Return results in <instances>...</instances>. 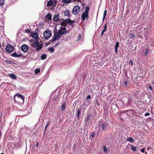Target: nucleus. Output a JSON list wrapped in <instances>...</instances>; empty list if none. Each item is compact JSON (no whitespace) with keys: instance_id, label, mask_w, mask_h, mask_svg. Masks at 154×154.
I'll return each mask as SVG.
<instances>
[{"instance_id":"35","label":"nucleus","mask_w":154,"mask_h":154,"mask_svg":"<svg viewBox=\"0 0 154 154\" xmlns=\"http://www.w3.org/2000/svg\"><path fill=\"white\" fill-rule=\"evenodd\" d=\"M149 53V50L148 48H147L146 49L145 51L144 54L145 55H147Z\"/></svg>"},{"instance_id":"19","label":"nucleus","mask_w":154,"mask_h":154,"mask_svg":"<svg viewBox=\"0 0 154 154\" xmlns=\"http://www.w3.org/2000/svg\"><path fill=\"white\" fill-rule=\"evenodd\" d=\"M64 19L63 20V21L61 23V27H65L67 26V22L66 21H64Z\"/></svg>"},{"instance_id":"27","label":"nucleus","mask_w":154,"mask_h":154,"mask_svg":"<svg viewBox=\"0 0 154 154\" xmlns=\"http://www.w3.org/2000/svg\"><path fill=\"white\" fill-rule=\"evenodd\" d=\"M40 72V69L39 68H36L35 70V74H38Z\"/></svg>"},{"instance_id":"20","label":"nucleus","mask_w":154,"mask_h":154,"mask_svg":"<svg viewBox=\"0 0 154 154\" xmlns=\"http://www.w3.org/2000/svg\"><path fill=\"white\" fill-rule=\"evenodd\" d=\"M128 142H130L131 143H133L134 142V140L133 138L131 137H129L126 140Z\"/></svg>"},{"instance_id":"34","label":"nucleus","mask_w":154,"mask_h":154,"mask_svg":"<svg viewBox=\"0 0 154 154\" xmlns=\"http://www.w3.org/2000/svg\"><path fill=\"white\" fill-rule=\"evenodd\" d=\"M34 104V100H32L31 101H30L29 102V105H33V104Z\"/></svg>"},{"instance_id":"53","label":"nucleus","mask_w":154,"mask_h":154,"mask_svg":"<svg viewBox=\"0 0 154 154\" xmlns=\"http://www.w3.org/2000/svg\"><path fill=\"white\" fill-rule=\"evenodd\" d=\"M41 26H43V25H41Z\"/></svg>"},{"instance_id":"44","label":"nucleus","mask_w":154,"mask_h":154,"mask_svg":"<svg viewBox=\"0 0 154 154\" xmlns=\"http://www.w3.org/2000/svg\"><path fill=\"white\" fill-rule=\"evenodd\" d=\"M150 115V113L148 112H146V113L145 114V116H149Z\"/></svg>"},{"instance_id":"55","label":"nucleus","mask_w":154,"mask_h":154,"mask_svg":"<svg viewBox=\"0 0 154 154\" xmlns=\"http://www.w3.org/2000/svg\"><path fill=\"white\" fill-rule=\"evenodd\" d=\"M1 85H0V87H1Z\"/></svg>"},{"instance_id":"45","label":"nucleus","mask_w":154,"mask_h":154,"mask_svg":"<svg viewBox=\"0 0 154 154\" xmlns=\"http://www.w3.org/2000/svg\"><path fill=\"white\" fill-rule=\"evenodd\" d=\"M59 43L57 42L55 45L54 46V47H56L59 45Z\"/></svg>"},{"instance_id":"10","label":"nucleus","mask_w":154,"mask_h":154,"mask_svg":"<svg viewBox=\"0 0 154 154\" xmlns=\"http://www.w3.org/2000/svg\"><path fill=\"white\" fill-rule=\"evenodd\" d=\"M55 35V37L52 40H51L50 41V42H52V43H53L56 40H58L60 38V35L58 34V33L57 34V35Z\"/></svg>"},{"instance_id":"16","label":"nucleus","mask_w":154,"mask_h":154,"mask_svg":"<svg viewBox=\"0 0 154 154\" xmlns=\"http://www.w3.org/2000/svg\"><path fill=\"white\" fill-rule=\"evenodd\" d=\"M45 17L46 19H48L49 20H51V13H48L45 16Z\"/></svg>"},{"instance_id":"39","label":"nucleus","mask_w":154,"mask_h":154,"mask_svg":"<svg viewBox=\"0 0 154 154\" xmlns=\"http://www.w3.org/2000/svg\"><path fill=\"white\" fill-rule=\"evenodd\" d=\"M81 34H79L78 35V40H79L81 39Z\"/></svg>"},{"instance_id":"52","label":"nucleus","mask_w":154,"mask_h":154,"mask_svg":"<svg viewBox=\"0 0 154 154\" xmlns=\"http://www.w3.org/2000/svg\"><path fill=\"white\" fill-rule=\"evenodd\" d=\"M1 154H4L2 153H1Z\"/></svg>"},{"instance_id":"17","label":"nucleus","mask_w":154,"mask_h":154,"mask_svg":"<svg viewBox=\"0 0 154 154\" xmlns=\"http://www.w3.org/2000/svg\"><path fill=\"white\" fill-rule=\"evenodd\" d=\"M106 29H107V23H106L104 26V29L101 32V35H102L104 33V32L106 31Z\"/></svg>"},{"instance_id":"13","label":"nucleus","mask_w":154,"mask_h":154,"mask_svg":"<svg viewBox=\"0 0 154 154\" xmlns=\"http://www.w3.org/2000/svg\"><path fill=\"white\" fill-rule=\"evenodd\" d=\"M8 76L11 77L12 79H13L14 80H15L17 79V76L14 73H12L9 74L8 75Z\"/></svg>"},{"instance_id":"22","label":"nucleus","mask_w":154,"mask_h":154,"mask_svg":"<svg viewBox=\"0 0 154 154\" xmlns=\"http://www.w3.org/2000/svg\"><path fill=\"white\" fill-rule=\"evenodd\" d=\"M81 112V110L80 109H78L77 113V118L78 119H79V118L80 114Z\"/></svg>"},{"instance_id":"7","label":"nucleus","mask_w":154,"mask_h":154,"mask_svg":"<svg viewBox=\"0 0 154 154\" xmlns=\"http://www.w3.org/2000/svg\"><path fill=\"white\" fill-rule=\"evenodd\" d=\"M56 3L54 0H50L47 4V7L53 6L55 7L56 6Z\"/></svg>"},{"instance_id":"8","label":"nucleus","mask_w":154,"mask_h":154,"mask_svg":"<svg viewBox=\"0 0 154 154\" xmlns=\"http://www.w3.org/2000/svg\"><path fill=\"white\" fill-rule=\"evenodd\" d=\"M6 50L7 52L10 53L12 52L14 50V48L11 45L8 44L7 45Z\"/></svg>"},{"instance_id":"31","label":"nucleus","mask_w":154,"mask_h":154,"mask_svg":"<svg viewBox=\"0 0 154 154\" xmlns=\"http://www.w3.org/2000/svg\"><path fill=\"white\" fill-rule=\"evenodd\" d=\"M48 50L50 51L52 53H53L54 51V50L53 47H51L48 48Z\"/></svg>"},{"instance_id":"50","label":"nucleus","mask_w":154,"mask_h":154,"mask_svg":"<svg viewBox=\"0 0 154 154\" xmlns=\"http://www.w3.org/2000/svg\"><path fill=\"white\" fill-rule=\"evenodd\" d=\"M105 17H104V16H103V21L104 20V19H105Z\"/></svg>"},{"instance_id":"54","label":"nucleus","mask_w":154,"mask_h":154,"mask_svg":"<svg viewBox=\"0 0 154 154\" xmlns=\"http://www.w3.org/2000/svg\"><path fill=\"white\" fill-rule=\"evenodd\" d=\"M41 26H43V25H41Z\"/></svg>"},{"instance_id":"40","label":"nucleus","mask_w":154,"mask_h":154,"mask_svg":"<svg viewBox=\"0 0 154 154\" xmlns=\"http://www.w3.org/2000/svg\"><path fill=\"white\" fill-rule=\"evenodd\" d=\"M129 65H131V66L133 65V61L132 60H130L129 62Z\"/></svg>"},{"instance_id":"2","label":"nucleus","mask_w":154,"mask_h":154,"mask_svg":"<svg viewBox=\"0 0 154 154\" xmlns=\"http://www.w3.org/2000/svg\"><path fill=\"white\" fill-rule=\"evenodd\" d=\"M89 10L90 8L89 7H86L85 11L82 14L81 17L82 20L83 21H84L85 19H88V13Z\"/></svg>"},{"instance_id":"47","label":"nucleus","mask_w":154,"mask_h":154,"mask_svg":"<svg viewBox=\"0 0 154 154\" xmlns=\"http://www.w3.org/2000/svg\"><path fill=\"white\" fill-rule=\"evenodd\" d=\"M124 85L125 86H126L127 85V81H125L124 82Z\"/></svg>"},{"instance_id":"24","label":"nucleus","mask_w":154,"mask_h":154,"mask_svg":"<svg viewBox=\"0 0 154 154\" xmlns=\"http://www.w3.org/2000/svg\"><path fill=\"white\" fill-rule=\"evenodd\" d=\"M62 2L63 3H66L67 4L71 2V0H62Z\"/></svg>"},{"instance_id":"28","label":"nucleus","mask_w":154,"mask_h":154,"mask_svg":"<svg viewBox=\"0 0 154 154\" xmlns=\"http://www.w3.org/2000/svg\"><path fill=\"white\" fill-rule=\"evenodd\" d=\"M5 3V0H0V5L2 6H3Z\"/></svg>"},{"instance_id":"23","label":"nucleus","mask_w":154,"mask_h":154,"mask_svg":"<svg viewBox=\"0 0 154 154\" xmlns=\"http://www.w3.org/2000/svg\"><path fill=\"white\" fill-rule=\"evenodd\" d=\"M64 20L66 21V22H67L69 23V24H71L72 23L74 22L72 20H71L70 19H64Z\"/></svg>"},{"instance_id":"15","label":"nucleus","mask_w":154,"mask_h":154,"mask_svg":"<svg viewBox=\"0 0 154 154\" xmlns=\"http://www.w3.org/2000/svg\"><path fill=\"white\" fill-rule=\"evenodd\" d=\"M11 56L14 57H21L23 56V55L21 54H17L15 52Z\"/></svg>"},{"instance_id":"21","label":"nucleus","mask_w":154,"mask_h":154,"mask_svg":"<svg viewBox=\"0 0 154 154\" xmlns=\"http://www.w3.org/2000/svg\"><path fill=\"white\" fill-rule=\"evenodd\" d=\"M128 36L130 38H133L135 37L136 35L133 33H130L128 35Z\"/></svg>"},{"instance_id":"5","label":"nucleus","mask_w":154,"mask_h":154,"mask_svg":"<svg viewBox=\"0 0 154 154\" xmlns=\"http://www.w3.org/2000/svg\"><path fill=\"white\" fill-rule=\"evenodd\" d=\"M51 32L48 30H46L44 33V36L46 39L49 38L51 37Z\"/></svg>"},{"instance_id":"43","label":"nucleus","mask_w":154,"mask_h":154,"mask_svg":"<svg viewBox=\"0 0 154 154\" xmlns=\"http://www.w3.org/2000/svg\"><path fill=\"white\" fill-rule=\"evenodd\" d=\"M145 149L144 148H143L142 149H141V150H140V151H141L143 152V153H144V151H145Z\"/></svg>"},{"instance_id":"1","label":"nucleus","mask_w":154,"mask_h":154,"mask_svg":"<svg viewBox=\"0 0 154 154\" xmlns=\"http://www.w3.org/2000/svg\"><path fill=\"white\" fill-rule=\"evenodd\" d=\"M32 45L34 48H36V50L39 51L42 48L43 45L42 44H40L39 42L36 39H35L32 43Z\"/></svg>"},{"instance_id":"6","label":"nucleus","mask_w":154,"mask_h":154,"mask_svg":"<svg viewBox=\"0 0 154 154\" xmlns=\"http://www.w3.org/2000/svg\"><path fill=\"white\" fill-rule=\"evenodd\" d=\"M65 27H61L60 29L58 31V34L60 35H63L66 34L67 31L66 30Z\"/></svg>"},{"instance_id":"18","label":"nucleus","mask_w":154,"mask_h":154,"mask_svg":"<svg viewBox=\"0 0 154 154\" xmlns=\"http://www.w3.org/2000/svg\"><path fill=\"white\" fill-rule=\"evenodd\" d=\"M31 35L32 36V37L33 38H34L35 39H37L38 38V35H37V34L35 33H32L31 34Z\"/></svg>"},{"instance_id":"9","label":"nucleus","mask_w":154,"mask_h":154,"mask_svg":"<svg viewBox=\"0 0 154 154\" xmlns=\"http://www.w3.org/2000/svg\"><path fill=\"white\" fill-rule=\"evenodd\" d=\"M21 50L24 52H26L28 50L29 47L26 45H22L21 47Z\"/></svg>"},{"instance_id":"4","label":"nucleus","mask_w":154,"mask_h":154,"mask_svg":"<svg viewBox=\"0 0 154 154\" xmlns=\"http://www.w3.org/2000/svg\"><path fill=\"white\" fill-rule=\"evenodd\" d=\"M80 10V7L78 5H76L73 8L72 10V13L76 15L79 13Z\"/></svg>"},{"instance_id":"25","label":"nucleus","mask_w":154,"mask_h":154,"mask_svg":"<svg viewBox=\"0 0 154 154\" xmlns=\"http://www.w3.org/2000/svg\"><path fill=\"white\" fill-rule=\"evenodd\" d=\"M41 58L42 60L45 59L47 58V55L45 54H43L41 55Z\"/></svg>"},{"instance_id":"36","label":"nucleus","mask_w":154,"mask_h":154,"mask_svg":"<svg viewBox=\"0 0 154 154\" xmlns=\"http://www.w3.org/2000/svg\"><path fill=\"white\" fill-rule=\"evenodd\" d=\"M143 0H137V3L140 5H141L143 3Z\"/></svg>"},{"instance_id":"51","label":"nucleus","mask_w":154,"mask_h":154,"mask_svg":"<svg viewBox=\"0 0 154 154\" xmlns=\"http://www.w3.org/2000/svg\"><path fill=\"white\" fill-rule=\"evenodd\" d=\"M1 137V133L0 132V137Z\"/></svg>"},{"instance_id":"32","label":"nucleus","mask_w":154,"mask_h":154,"mask_svg":"<svg viewBox=\"0 0 154 154\" xmlns=\"http://www.w3.org/2000/svg\"><path fill=\"white\" fill-rule=\"evenodd\" d=\"M51 122L50 121H48V123L46 124L45 129V131L47 128L48 127V125L50 124Z\"/></svg>"},{"instance_id":"12","label":"nucleus","mask_w":154,"mask_h":154,"mask_svg":"<svg viewBox=\"0 0 154 154\" xmlns=\"http://www.w3.org/2000/svg\"><path fill=\"white\" fill-rule=\"evenodd\" d=\"M54 20L56 22L59 21V15L58 14H55L53 17Z\"/></svg>"},{"instance_id":"29","label":"nucleus","mask_w":154,"mask_h":154,"mask_svg":"<svg viewBox=\"0 0 154 154\" xmlns=\"http://www.w3.org/2000/svg\"><path fill=\"white\" fill-rule=\"evenodd\" d=\"M131 147L132 150L134 152L136 151L137 148L136 147L134 146L133 145H131Z\"/></svg>"},{"instance_id":"33","label":"nucleus","mask_w":154,"mask_h":154,"mask_svg":"<svg viewBox=\"0 0 154 154\" xmlns=\"http://www.w3.org/2000/svg\"><path fill=\"white\" fill-rule=\"evenodd\" d=\"M91 116V114L88 115L87 117L86 121H88L90 119Z\"/></svg>"},{"instance_id":"38","label":"nucleus","mask_w":154,"mask_h":154,"mask_svg":"<svg viewBox=\"0 0 154 154\" xmlns=\"http://www.w3.org/2000/svg\"><path fill=\"white\" fill-rule=\"evenodd\" d=\"M106 14H107V11H106V10H105L104 11V13H103V16H104V17H106Z\"/></svg>"},{"instance_id":"37","label":"nucleus","mask_w":154,"mask_h":154,"mask_svg":"<svg viewBox=\"0 0 154 154\" xmlns=\"http://www.w3.org/2000/svg\"><path fill=\"white\" fill-rule=\"evenodd\" d=\"M62 109L63 110H64L65 109L66 106L65 104H63L62 105Z\"/></svg>"},{"instance_id":"14","label":"nucleus","mask_w":154,"mask_h":154,"mask_svg":"<svg viewBox=\"0 0 154 154\" xmlns=\"http://www.w3.org/2000/svg\"><path fill=\"white\" fill-rule=\"evenodd\" d=\"M119 43L118 42H116V45L114 47V49L115 52L116 54H118V48L119 46Z\"/></svg>"},{"instance_id":"41","label":"nucleus","mask_w":154,"mask_h":154,"mask_svg":"<svg viewBox=\"0 0 154 154\" xmlns=\"http://www.w3.org/2000/svg\"><path fill=\"white\" fill-rule=\"evenodd\" d=\"M95 135V133L94 132H92L91 134V136L92 137V138L94 137Z\"/></svg>"},{"instance_id":"46","label":"nucleus","mask_w":154,"mask_h":154,"mask_svg":"<svg viewBox=\"0 0 154 154\" xmlns=\"http://www.w3.org/2000/svg\"><path fill=\"white\" fill-rule=\"evenodd\" d=\"M90 98H91V96L90 95H88L87 97V98L88 100V99H89L90 100Z\"/></svg>"},{"instance_id":"48","label":"nucleus","mask_w":154,"mask_h":154,"mask_svg":"<svg viewBox=\"0 0 154 154\" xmlns=\"http://www.w3.org/2000/svg\"><path fill=\"white\" fill-rule=\"evenodd\" d=\"M149 88L150 90H152V87L150 86H149Z\"/></svg>"},{"instance_id":"3","label":"nucleus","mask_w":154,"mask_h":154,"mask_svg":"<svg viewBox=\"0 0 154 154\" xmlns=\"http://www.w3.org/2000/svg\"><path fill=\"white\" fill-rule=\"evenodd\" d=\"M16 99L17 101H16L15 98L14 97V99L15 102L20 103H23L24 102V99L23 96L21 94H17L16 95Z\"/></svg>"},{"instance_id":"11","label":"nucleus","mask_w":154,"mask_h":154,"mask_svg":"<svg viewBox=\"0 0 154 154\" xmlns=\"http://www.w3.org/2000/svg\"><path fill=\"white\" fill-rule=\"evenodd\" d=\"M70 11L69 10H66L63 12V13L65 16L67 17H70Z\"/></svg>"},{"instance_id":"49","label":"nucleus","mask_w":154,"mask_h":154,"mask_svg":"<svg viewBox=\"0 0 154 154\" xmlns=\"http://www.w3.org/2000/svg\"><path fill=\"white\" fill-rule=\"evenodd\" d=\"M38 142H37L36 144V147H38Z\"/></svg>"},{"instance_id":"26","label":"nucleus","mask_w":154,"mask_h":154,"mask_svg":"<svg viewBox=\"0 0 154 154\" xmlns=\"http://www.w3.org/2000/svg\"><path fill=\"white\" fill-rule=\"evenodd\" d=\"M108 149L105 146H103V151L104 153H106L108 152Z\"/></svg>"},{"instance_id":"30","label":"nucleus","mask_w":154,"mask_h":154,"mask_svg":"<svg viewBox=\"0 0 154 154\" xmlns=\"http://www.w3.org/2000/svg\"><path fill=\"white\" fill-rule=\"evenodd\" d=\"M102 129L103 130H104L106 128V125L104 124H102L101 125Z\"/></svg>"},{"instance_id":"42","label":"nucleus","mask_w":154,"mask_h":154,"mask_svg":"<svg viewBox=\"0 0 154 154\" xmlns=\"http://www.w3.org/2000/svg\"><path fill=\"white\" fill-rule=\"evenodd\" d=\"M6 63L8 64H11L12 63V61L10 60H7L6 61Z\"/></svg>"}]
</instances>
